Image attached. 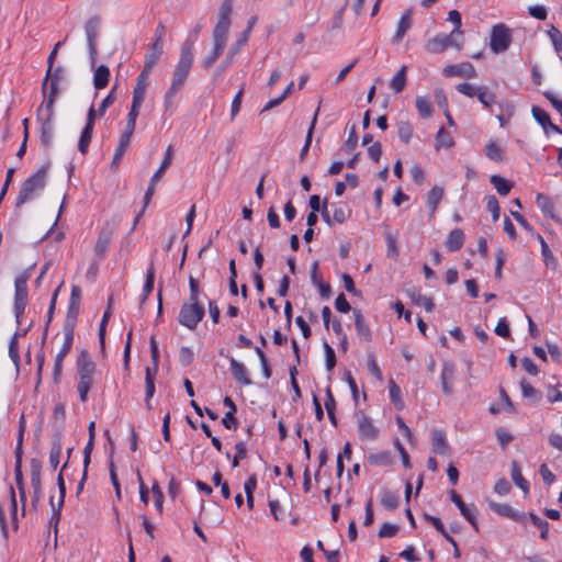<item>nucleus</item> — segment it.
Segmentation results:
<instances>
[{"instance_id":"11","label":"nucleus","mask_w":562,"mask_h":562,"mask_svg":"<svg viewBox=\"0 0 562 562\" xmlns=\"http://www.w3.org/2000/svg\"><path fill=\"white\" fill-rule=\"evenodd\" d=\"M457 376L456 364L452 361H445L442 363L440 381L442 393L447 396H451L454 392L453 383Z\"/></svg>"},{"instance_id":"4","label":"nucleus","mask_w":562,"mask_h":562,"mask_svg":"<svg viewBox=\"0 0 562 562\" xmlns=\"http://www.w3.org/2000/svg\"><path fill=\"white\" fill-rule=\"evenodd\" d=\"M77 372L79 375L77 390L80 401L85 403L88 400V393L92 386L93 375L95 372V363L91 360L89 353L86 350L81 351L78 357Z\"/></svg>"},{"instance_id":"14","label":"nucleus","mask_w":562,"mask_h":562,"mask_svg":"<svg viewBox=\"0 0 562 562\" xmlns=\"http://www.w3.org/2000/svg\"><path fill=\"white\" fill-rule=\"evenodd\" d=\"M229 368L232 375L237 383H239L240 385L251 384V380L248 376L247 369L241 362L237 361L235 358H231Z\"/></svg>"},{"instance_id":"9","label":"nucleus","mask_w":562,"mask_h":562,"mask_svg":"<svg viewBox=\"0 0 562 562\" xmlns=\"http://www.w3.org/2000/svg\"><path fill=\"white\" fill-rule=\"evenodd\" d=\"M100 20L97 16L90 18L85 24L88 50L92 65L97 61V40L99 36Z\"/></svg>"},{"instance_id":"63","label":"nucleus","mask_w":562,"mask_h":562,"mask_svg":"<svg viewBox=\"0 0 562 562\" xmlns=\"http://www.w3.org/2000/svg\"><path fill=\"white\" fill-rule=\"evenodd\" d=\"M324 350H325L326 369H327V371L330 372L336 366V355H335L334 349L327 342H324Z\"/></svg>"},{"instance_id":"12","label":"nucleus","mask_w":562,"mask_h":562,"mask_svg":"<svg viewBox=\"0 0 562 562\" xmlns=\"http://www.w3.org/2000/svg\"><path fill=\"white\" fill-rule=\"evenodd\" d=\"M443 75L446 77H462L467 79L475 78L476 70L471 63H461L448 65L443 68Z\"/></svg>"},{"instance_id":"48","label":"nucleus","mask_w":562,"mask_h":562,"mask_svg":"<svg viewBox=\"0 0 562 562\" xmlns=\"http://www.w3.org/2000/svg\"><path fill=\"white\" fill-rule=\"evenodd\" d=\"M248 32H241L237 40L231 45L228 49V54L231 55V58H235V56L241 50V48L246 45L248 42Z\"/></svg>"},{"instance_id":"19","label":"nucleus","mask_w":562,"mask_h":562,"mask_svg":"<svg viewBox=\"0 0 562 562\" xmlns=\"http://www.w3.org/2000/svg\"><path fill=\"white\" fill-rule=\"evenodd\" d=\"M448 38L446 34H438L435 37L430 38L426 45L425 49L430 54H439L449 48Z\"/></svg>"},{"instance_id":"3","label":"nucleus","mask_w":562,"mask_h":562,"mask_svg":"<svg viewBox=\"0 0 562 562\" xmlns=\"http://www.w3.org/2000/svg\"><path fill=\"white\" fill-rule=\"evenodd\" d=\"M48 166H42L35 173L25 179L16 198V207L33 200L44 190L47 180Z\"/></svg>"},{"instance_id":"41","label":"nucleus","mask_w":562,"mask_h":562,"mask_svg":"<svg viewBox=\"0 0 562 562\" xmlns=\"http://www.w3.org/2000/svg\"><path fill=\"white\" fill-rule=\"evenodd\" d=\"M325 408H326V412H327L330 423L334 426H336L337 425V420H336V416H335L336 402H335V398H334L330 387L326 389Z\"/></svg>"},{"instance_id":"28","label":"nucleus","mask_w":562,"mask_h":562,"mask_svg":"<svg viewBox=\"0 0 562 562\" xmlns=\"http://www.w3.org/2000/svg\"><path fill=\"white\" fill-rule=\"evenodd\" d=\"M111 239H112L111 231L104 229L100 233L98 240L95 243V246H94V252L100 259L104 258V256L108 251L109 245L111 243Z\"/></svg>"},{"instance_id":"33","label":"nucleus","mask_w":562,"mask_h":562,"mask_svg":"<svg viewBox=\"0 0 562 562\" xmlns=\"http://www.w3.org/2000/svg\"><path fill=\"white\" fill-rule=\"evenodd\" d=\"M27 333V329H24L22 333H19L18 330L13 334V336L10 339L9 342V357L12 360V362L18 368L20 364V353H19V342L18 339L20 336L25 335Z\"/></svg>"},{"instance_id":"31","label":"nucleus","mask_w":562,"mask_h":562,"mask_svg":"<svg viewBox=\"0 0 562 562\" xmlns=\"http://www.w3.org/2000/svg\"><path fill=\"white\" fill-rule=\"evenodd\" d=\"M407 67L402 66L390 81V88L394 93H401L406 86Z\"/></svg>"},{"instance_id":"15","label":"nucleus","mask_w":562,"mask_h":562,"mask_svg":"<svg viewBox=\"0 0 562 562\" xmlns=\"http://www.w3.org/2000/svg\"><path fill=\"white\" fill-rule=\"evenodd\" d=\"M407 296L412 300L415 305L423 306L427 312L435 310V303L430 296H425L417 288H411L406 290Z\"/></svg>"},{"instance_id":"40","label":"nucleus","mask_w":562,"mask_h":562,"mask_svg":"<svg viewBox=\"0 0 562 562\" xmlns=\"http://www.w3.org/2000/svg\"><path fill=\"white\" fill-rule=\"evenodd\" d=\"M381 504L387 510H395L400 504V497L397 494L384 491L381 496Z\"/></svg>"},{"instance_id":"43","label":"nucleus","mask_w":562,"mask_h":562,"mask_svg":"<svg viewBox=\"0 0 562 562\" xmlns=\"http://www.w3.org/2000/svg\"><path fill=\"white\" fill-rule=\"evenodd\" d=\"M93 128L83 127L79 142H78V150L80 154L86 155L88 153V147L92 138Z\"/></svg>"},{"instance_id":"29","label":"nucleus","mask_w":562,"mask_h":562,"mask_svg":"<svg viewBox=\"0 0 562 562\" xmlns=\"http://www.w3.org/2000/svg\"><path fill=\"white\" fill-rule=\"evenodd\" d=\"M172 157H173V149H172V146L169 145L168 148L166 149V153H165V156H164V159H162L160 166L158 167V169L155 171V173L151 177L153 182L160 181L165 171L171 166Z\"/></svg>"},{"instance_id":"2","label":"nucleus","mask_w":562,"mask_h":562,"mask_svg":"<svg viewBox=\"0 0 562 562\" xmlns=\"http://www.w3.org/2000/svg\"><path fill=\"white\" fill-rule=\"evenodd\" d=\"M192 64L193 42L187 40L181 46L180 57L173 69L171 85L164 95V106L166 111L172 108L177 92L184 87Z\"/></svg>"},{"instance_id":"53","label":"nucleus","mask_w":562,"mask_h":562,"mask_svg":"<svg viewBox=\"0 0 562 562\" xmlns=\"http://www.w3.org/2000/svg\"><path fill=\"white\" fill-rule=\"evenodd\" d=\"M154 282H155V267L154 263L150 262V265L147 268L146 273V280L143 286V292H145V296H149V294L154 290Z\"/></svg>"},{"instance_id":"18","label":"nucleus","mask_w":562,"mask_h":562,"mask_svg":"<svg viewBox=\"0 0 562 562\" xmlns=\"http://www.w3.org/2000/svg\"><path fill=\"white\" fill-rule=\"evenodd\" d=\"M464 244V233L461 228L452 229L445 241V245L449 251H458Z\"/></svg>"},{"instance_id":"8","label":"nucleus","mask_w":562,"mask_h":562,"mask_svg":"<svg viewBox=\"0 0 562 562\" xmlns=\"http://www.w3.org/2000/svg\"><path fill=\"white\" fill-rule=\"evenodd\" d=\"M512 43L510 30L503 23L496 24L491 31L490 48L499 54L508 49Z\"/></svg>"},{"instance_id":"60","label":"nucleus","mask_w":562,"mask_h":562,"mask_svg":"<svg viewBox=\"0 0 562 562\" xmlns=\"http://www.w3.org/2000/svg\"><path fill=\"white\" fill-rule=\"evenodd\" d=\"M548 35L553 44L555 52L560 53L562 50V33L555 26H551L548 31Z\"/></svg>"},{"instance_id":"35","label":"nucleus","mask_w":562,"mask_h":562,"mask_svg":"<svg viewBox=\"0 0 562 562\" xmlns=\"http://www.w3.org/2000/svg\"><path fill=\"white\" fill-rule=\"evenodd\" d=\"M538 240L541 245V255L543 258V261L547 267H550L552 269L557 268V259L553 256L552 251L550 250L548 244L546 243L544 238L540 235H538Z\"/></svg>"},{"instance_id":"27","label":"nucleus","mask_w":562,"mask_h":562,"mask_svg":"<svg viewBox=\"0 0 562 562\" xmlns=\"http://www.w3.org/2000/svg\"><path fill=\"white\" fill-rule=\"evenodd\" d=\"M510 476L516 486L519 487L525 494L529 492V483L522 476L521 469L517 461H512L510 463Z\"/></svg>"},{"instance_id":"16","label":"nucleus","mask_w":562,"mask_h":562,"mask_svg":"<svg viewBox=\"0 0 562 562\" xmlns=\"http://www.w3.org/2000/svg\"><path fill=\"white\" fill-rule=\"evenodd\" d=\"M131 138H132L131 134H127V133L121 134L119 144L115 148L114 156H113V159L111 162V167L113 169H116L119 167V165L121 164L122 158L131 143Z\"/></svg>"},{"instance_id":"61","label":"nucleus","mask_w":562,"mask_h":562,"mask_svg":"<svg viewBox=\"0 0 562 562\" xmlns=\"http://www.w3.org/2000/svg\"><path fill=\"white\" fill-rule=\"evenodd\" d=\"M490 508L501 515V516H504V517H507L513 515V507L508 504H505V503H495V502H491L490 503Z\"/></svg>"},{"instance_id":"52","label":"nucleus","mask_w":562,"mask_h":562,"mask_svg":"<svg viewBox=\"0 0 562 562\" xmlns=\"http://www.w3.org/2000/svg\"><path fill=\"white\" fill-rule=\"evenodd\" d=\"M334 224L345 223L351 215V210L342 206H335L333 210Z\"/></svg>"},{"instance_id":"58","label":"nucleus","mask_w":562,"mask_h":562,"mask_svg":"<svg viewBox=\"0 0 562 562\" xmlns=\"http://www.w3.org/2000/svg\"><path fill=\"white\" fill-rule=\"evenodd\" d=\"M236 454L234 456L232 460L233 468H236L239 465V461L245 459L247 456V445L245 441H239L235 445Z\"/></svg>"},{"instance_id":"37","label":"nucleus","mask_w":562,"mask_h":562,"mask_svg":"<svg viewBox=\"0 0 562 562\" xmlns=\"http://www.w3.org/2000/svg\"><path fill=\"white\" fill-rule=\"evenodd\" d=\"M476 98L485 109H491L492 104L496 100V95L488 90L486 86H479V92Z\"/></svg>"},{"instance_id":"44","label":"nucleus","mask_w":562,"mask_h":562,"mask_svg":"<svg viewBox=\"0 0 562 562\" xmlns=\"http://www.w3.org/2000/svg\"><path fill=\"white\" fill-rule=\"evenodd\" d=\"M317 115H318V110H316L314 116H313V120L310 124V127H308V131H307V134H306V138H305V144L303 146V148L301 149V153H300V159L303 160L306 156V154L308 153V149H310V146H311V143H312V137H313V132H314V128H315V125H316V121H317Z\"/></svg>"},{"instance_id":"45","label":"nucleus","mask_w":562,"mask_h":562,"mask_svg":"<svg viewBox=\"0 0 562 562\" xmlns=\"http://www.w3.org/2000/svg\"><path fill=\"white\" fill-rule=\"evenodd\" d=\"M529 519L540 530V538L543 540L548 539L549 524L547 520L540 518L533 513H529Z\"/></svg>"},{"instance_id":"24","label":"nucleus","mask_w":562,"mask_h":562,"mask_svg":"<svg viewBox=\"0 0 562 562\" xmlns=\"http://www.w3.org/2000/svg\"><path fill=\"white\" fill-rule=\"evenodd\" d=\"M80 304L78 303H70L67 308V314L65 317L63 331H75L76 324H77V317L79 314Z\"/></svg>"},{"instance_id":"1","label":"nucleus","mask_w":562,"mask_h":562,"mask_svg":"<svg viewBox=\"0 0 562 562\" xmlns=\"http://www.w3.org/2000/svg\"><path fill=\"white\" fill-rule=\"evenodd\" d=\"M65 78V68L48 65L42 82L43 101L36 110V120L41 124V142L47 149L54 137L55 102L59 93V82Z\"/></svg>"},{"instance_id":"30","label":"nucleus","mask_w":562,"mask_h":562,"mask_svg":"<svg viewBox=\"0 0 562 562\" xmlns=\"http://www.w3.org/2000/svg\"><path fill=\"white\" fill-rule=\"evenodd\" d=\"M110 79V70L106 66L100 65L93 75V85L97 90L103 89L108 86Z\"/></svg>"},{"instance_id":"10","label":"nucleus","mask_w":562,"mask_h":562,"mask_svg":"<svg viewBox=\"0 0 562 562\" xmlns=\"http://www.w3.org/2000/svg\"><path fill=\"white\" fill-rule=\"evenodd\" d=\"M359 437L361 440H375L379 436V429L373 425L372 420L359 411L356 413Z\"/></svg>"},{"instance_id":"13","label":"nucleus","mask_w":562,"mask_h":562,"mask_svg":"<svg viewBox=\"0 0 562 562\" xmlns=\"http://www.w3.org/2000/svg\"><path fill=\"white\" fill-rule=\"evenodd\" d=\"M531 113L536 122L543 127L547 134L549 133V130L555 133H562V131L551 122L549 114L543 109L533 105Z\"/></svg>"},{"instance_id":"56","label":"nucleus","mask_w":562,"mask_h":562,"mask_svg":"<svg viewBox=\"0 0 562 562\" xmlns=\"http://www.w3.org/2000/svg\"><path fill=\"white\" fill-rule=\"evenodd\" d=\"M385 238H386V244H387V250H386L387 257L397 258L400 255V250L397 247L396 237L394 235H392L391 233H386Z\"/></svg>"},{"instance_id":"20","label":"nucleus","mask_w":562,"mask_h":562,"mask_svg":"<svg viewBox=\"0 0 562 562\" xmlns=\"http://www.w3.org/2000/svg\"><path fill=\"white\" fill-rule=\"evenodd\" d=\"M411 26H412V10H407L402 14V16L397 23V29L393 36V42L400 43L403 40L406 32L411 29Z\"/></svg>"},{"instance_id":"51","label":"nucleus","mask_w":562,"mask_h":562,"mask_svg":"<svg viewBox=\"0 0 562 562\" xmlns=\"http://www.w3.org/2000/svg\"><path fill=\"white\" fill-rule=\"evenodd\" d=\"M450 47L461 49L464 43L463 32L461 30H452L450 34H446Z\"/></svg>"},{"instance_id":"42","label":"nucleus","mask_w":562,"mask_h":562,"mask_svg":"<svg viewBox=\"0 0 562 562\" xmlns=\"http://www.w3.org/2000/svg\"><path fill=\"white\" fill-rule=\"evenodd\" d=\"M64 334V342L61 348L56 355V359L64 360L65 357L69 353L72 342H74V333L72 331H63Z\"/></svg>"},{"instance_id":"5","label":"nucleus","mask_w":562,"mask_h":562,"mask_svg":"<svg viewBox=\"0 0 562 562\" xmlns=\"http://www.w3.org/2000/svg\"><path fill=\"white\" fill-rule=\"evenodd\" d=\"M34 266L20 272L14 280V316L16 325L19 326L22 322V317L27 304V281L32 276Z\"/></svg>"},{"instance_id":"26","label":"nucleus","mask_w":562,"mask_h":562,"mask_svg":"<svg viewBox=\"0 0 562 562\" xmlns=\"http://www.w3.org/2000/svg\"><path fill=\"white\" fill-rule=\"evenodd\" d=\"M156 373H157V371H155V368L147 367L146 370H145V390H146L145 402H146V406H147L148 409L151 408V405H150L149 401H150V398L155 394V376H156Z\"/></svg>"},{"instance_id":"39","label":"nucleus","mask_w":562,"mask_h":562,"mask_svg":"<svg viewBox=\"0 0 562 562\" xmlns=\"http://www.w3.org/2000/svg\"><path fill=\"white\" fill-rule=\"evenodd\" d=\"M491 183L499 195H507L512 189V183L498 175L491 177Z\"/></svg>"},{"instance_id":"62","label":"nucleus","mask_w":562,"mask_h":562,"mask_svg":"<svg viewBox=\"0 0 562 562\" xmlns=\"http://www.w3.org/2000/svg\"><path fill=\"white\" fill-rule=\"evenodd\" d=\"M398 529H400L398 526L395 524L384 522L381 526V528L378 532V536L380 538H391L397 533Z\"/></svg>"},{"instance_id":"55","label":"nucleus","mask_w":562,"mask_h":562,"mask_svg":"<svg viewBox=\"0 0 562 562\" xmlns=\"http://www.w3.org/2000/svg\"><path fill=\"white\" fill-rule=\"evenodd\" d=\"M116 99V94H115V87H113L111 89V91L109 92V94L102 100V102L100 103L99 108H98V116L99 117H102L106 110L114 103Z\"/></svg>"},{"instance_id":"54","label":"nucleus","mask_w":562,"mask_h":562,"mask_svg":"<svg viewBox=\"0 0 562 562\" xmlns=\"http://www.w3.org/2000/svg\"><path fill=\"white\" fill-rule=\"evenodd\" d=\"M452 145H453V139H452L451 135L443 127H441L437 133L436 147L437 148H439V147L449 148Z\"/></svg>"},{"instance_id":"38","label":"nucleus","mask_w":562,"mask_h":562,"mask_svg":"<svg viewBox=\"0 0 562 562\" xmlns=\"http://www.w3.org/2000/svg\"><path fill=\"white\" fill-rule=\"evenodd\" d=\"M370 464L378 467H389L392 464V457L390 451H381L370 454L368 457Z\"/></svg>"},{"instance_id":"21","label":"nucleus","mask_w":562,"mask_h":562,"mask_svg":"<svg viewBox=\"0 0 562 562\" xmlns=\"http://www.w3.org/2000/svg\"><path fill=\"white\" fill-rule=\"evenodd\" d=\"M142 103H143V100H138V99L132 100L131 110L127 114V122H126L123 133L133 135V133L135 131V126H136V119L139 114V109L142 106Z\"/></svg>"},{"instance_id":"6","label":"nucleus","mask_w":562,"mask_h":562,"mask_svg":"<svg viewBox=\"0 0 562 562\" xmlns=\"http://www.w3.org/2000/svg\"><path fill=\"white\" fill-rule=\"evenodd\" d=\"M204 315V306L199 301H187L180 307L178 322L186 328L194 330Z\"/></svg>"},{"instance_id":"23","label":"nucleus","mask_w":562,"mask_h":562,"mask_svg":"<svg viewBox=\"0 0 562 562\" xmlns=\"http://www.w3.org/2000/svg\"><path fill=\"white\" fill-rule=\"evenodd\" d=\"M151 69H147L145 66L137 77L136 85L133 89V99L143 100L145 98L146 88H147V78L150 74Z\"/></svg>"},{"instance_id":"32","label":"nucleus","mask_w":562,"mask_h":562,"mask_svg":"<svg viewBox=\"0 0 562 562\" xmlns=\"http://www.w3.org/2000/svg\"><path fill=\"white\" fill-rule=\"evenodd\" d=\"M164 52V44L153 43L150 46V52L145 56V67L147 69H153L156 63L159 60Z\"/></svg>"},{"instance_id":"7","label":"nucleus","mask_w":562,"mask_h":562,"mask_svg":"<svg viewBox=\"0 0 562 562\" xmlns=\"http://www.w3.org/2000/svg\"><path fill=\"white\" fill-rule=\"evenodd\" d=\"M232 11V0H224L218 11L217 23L213 30V42L226 45Z\"/></svg>"},{"instance_id":"22","label":"nucleus","mask_w":562,"mask_h":562,"mask_svg":"<svg viewBox=\"0 0 562 562\" xmlns=\"http://www.w3.org/2000/svg\"><path fill=\"white\" fill-rule=\"evenodd\" d=\"M355 327L357 334L366 340H371V330L369 325L366 323L364 316L360 310L353 308Z\"/></svg>"},{"instance_id":"25","label":"nucleus","mask_w":562,"mask_h":562,"mask_svg":"<svg viewBox=\"0 0 562 562\" xmlns=\"http://www.w3.org/2000/svg\"><path fill=\"white\" fill-rule=\"evenodd\" d=\"M443 188L439 186H435L427 193V207L429 209V216L432 217L437 211L438 204L443 196Z\"/></svg>"},{"instance_id":"47","label":"nucleus","mask_w":562,"mask_h":562,"mask_svg":"<svg viewBox=\"0 0 562 562\" xmlns=\"http://www.w3.org/2000/svg\"><path fill=\"white\" fill-rule=\"evenodd\" d=\"M397 135L402 142L408 144L413 135L412 125L407 121H400L397 123Z\"/></svg>"},{"instance_id":"17","label":"nucleus","mask_w":562,"mask_h":562,"mask_svg":"<svg viewBox=\"0 0 562 562\" xmlns=\"http://www.w3.org/2000/svg\"><path fill=\"white\" fill-rule=\"evenodd\" d=\"M431 441L434 452L437 454L446 456L449 454L450 448L446 441V436L443 431L439 429H434L431 431Z\"/></svg>"},{"instance_id":"46","label":"nucleus","mask_w":562,"mask_h":562,"mask_svg":"<svg viewBox=\"0 0 562 562\" xmlns=\"http://www.w3.org/2000/svg\"><path fill=\"white\" fill-rule=\"evenodd\" d=\"M460 513L471 524L473 529L477 532L479 525H477V520H476V513H477L476 507L473 504L465 505V507H463V509H461Z\"/></svg>"},{"instance_id":"34","label":"nucleus","mask_w":562,"mask_h":562,"mask_svg":"<svg viewBox=\"0 0 562 562\" xmlns=\"http://www.w3.org/2000/svg\"><path fill=\"white\" fill-rule=\"evenodd\" d=\"M536 204L540 209V211L543 213L544 216L552 218L554 216L553 214V204L551 202V199L543 194L538 193L536 195Z\"/></svg>"},{"instance_id":"50","label":"nucleus","mask_w":562,"mask_h":562,"mask_svg":"<svg viewBox=\"0 0 562 562\" xmlns=\"http://www.w3.org/2000/svg\"><path fill=\"white\" fill-rule=\"evenodd\" d=\"M418 113L422 117L427 119L431 115V104L429 100L425 97H417L415 101Z\"/></svg>"},{"instance_id":"36","label":"nucleus","mask_w":562,"mask_h":562,"mask_svg":"<svg viewBox=\"0 0 562 562\" xmlns=\"http://www.w3.org/2000/svg\"><path fill=\"white\" fill-rule=\"evenodd\" d=\"M224 48H225V45L213 42L212 50L202 60V67H204L205 69L211 68L213 66V64L216 61V59L218 58V56L222 54Z\"/></svg>"},{"instance_id":"64","label":"nucleus","mask_w":562,"mask_h":562,"mask_svg":"<svg viewBox=\"0 0 562 562\" xmlns=\"http://www.w3.org/2000/svg\"><path fill=\"white\" fill-rule=\"evenodd\" d=\"M486 207L492 213L493 221L496 222L499 217V204L497 199L494 195H488L486 198Z\"/></svg>"},{"instance_id":"59","label":"nucleus","mask_w":562,"mask_h":562,"mask_svg":"<svg viewBox=\"0 0 562 562\" xmlns=\"http://www.w3.org/2000/svg\"><path fill=\"white\" fill-rule=\"evenodd\" d=\"M485 154L493 161H501L503 159L502 149L494 142H490L486 145Z\"/></svg>"},{"instance_id":"49","label":"nucleus","mask_w":562,"mask_h":562,"mask_svg":"<svg viewBox=\"0 0 562 562\" xmlns=\"http://www.w3.org/2000/svg\"><path fill=\"white\" fill-rule=\"evenodd\" d=\"M61 454V443L59 440H54L49 451V464L55 470L59 465Z\"/></svg>"},{"instance_id":"57","label":"nucleus","mask_w":562,"mask_h":562,"mask_svg":"<svg viewBox=\"0 0 562 562\" xmlns=\"http://www.w3.org/2000/svg\"><path fill=\"white\" fill-rule=\"evenodd\" d=\"M457 91L465 97L474 98L476 97L479 92V86H474L469 82H462L457 85L456 87Z\"/></svg>"}]
</instances>
